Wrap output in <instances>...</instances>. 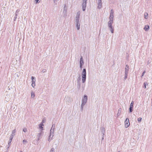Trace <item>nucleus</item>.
<instances>
[{"mask_svg":"<svg viewBox=\"0 0 152 152\" xmlns=\"http://www.w3.org/2000/svg\"><path fill=\"white\" fill-rule=\"evenodd\" d=\"M96 2L98 5L97 8L98 9L101 8L102 5V0H96Z\"/></svg>","mask_w":152,"mask_h":152,"instance_id":"4","label":"nucleus"},{"mask_svg":"<svg viewBox=\"0 0 152 152\" xmlns=\"http://www.w3.org/2000/svg\"><path fill=\"white\" fill-rule=\"evenodd\" d=\"M44 123V122L43 120L42 121V122L41 123Z\"/></svg>","mask_w":152,"mask_h":152,"instance_id":"47","label":"nucleus"},{"mask_svg":"<svg viewBox=\"0 0 152 152\" xmlns=\"http://www.w3.org/2000/svg\"><path fill=\"white\" fill-rule=\"evenodd\" d=\"M87 0H83V3L82 4V10L83 11H84L86 10V6Z\"/></svg>","mask_w":152,"mask_h":152,"instance_id":"2","label":"nucleus"},{"mask_svg":"<svg viewBox=\"0 0 152 152\" xmlns=\"http://www.w3.org/2000/svg\"><path fill=\"white\" fill-rule=\"evenodd\" d=\"M126 68L125 69V72L128 73L129 69V66L128 65H126Z\"/></svg>","mask_w":152,"mask_h":152,"instance_id":"10","label":"nucleus"},{"mask_svg":"<svg viewBox=\"0 0 152 152\" xmlns=\"http://www.w3.org/2000/svg\"><path fill=\"white\" fill-rule=\"evenodd\" d=\"M125 127L126 128L128 127L130 125L129 119V118H127L124 122Z\"/></svg>","mask_w":152,"mask_h":152,"instance_id":"3","label":"nucleus"},{"mask_svg":"<svg viewBox=\"0 0 152 152\" xmlns=\"http://www.w3.org/2000/svg\"><path fill=\"white\" fill-rule=\"evenodd\" d=\"M104 139L103 137H102V139Z\"/></svg>","mask_w":152,"mask_h":152,"instance_id":"48","label":"nucleus"},{"mask_svg":"<svg viewBox=\"0 0 152 152\" xmlns=\"http://www.w3.org/2000/svg\"><path fill=\"white\" fill-rule=\"evenodd\" d=\"M41 133H39L38 134L37 137H38L37 139V141H38L39 140V137L40 136H41Z\"/></svg>","mask_w":152,"mask_h":152,"instance_id":"25","label":"nucleus"},{"mask_svg":"<svg viewBox=\"0 0 152 152\" xmlns=\"http://www.w3.org/2000/svg\"><path fill=\"white\" fill-rule=\"evenodd\" d=\"M46 69H43L42 71V72H43V73H44V72H46Z\"/></svg>","mask_w":152,"mask_h":152,"instance_id":"39","label":"nucleus"},{"mask_svg":"<svg viewBox=\"0 0 152 152\" xmlns=\"http://www.w3.org/2000/svg\"><path fill=\"white\" fill-rule=\"evenodd\" d=\"M133 106L130 104V107L129 108V112L131 113L133 111Z\"/></svg>","mask_w":152,"mask_h":152,"instance_id":"14","label":"nucleus"},{"mask_svg":"<svg viewBox=\"0 0 152 152\" xmlns=\"http://www.w3.org/2000/svg\"><path fill=\"white\" fill-rule=\"evenodd\" d=\"M86 104V103L82 102L81 107V111H83V107Z\"/></svg>","mask_w":152,"mask_h":152,"instance_id":"12","label":"nucleus"},{"mask_svg":"<svg viewBox=\"0 0 152 152\" xmlns=\"http://www.w3.org/2000/svg\"><path fill=\"white\" fill-rule=\"evenodd\" d=\"M145 71H144L142 73V75H141V77H142L144 75L145 73Z\"/></svg>","mask_w":152,"mask_h":152,"instance_id":"37","label":"nucleus"},{"mask_svg":"<svg viewBox=\"0 0 152 152\" xmlns=\"http://www.w3.org/2000/svg\"><path fill=\"white\" fill-rule=\"evenodd\" d=\"M65 6H66V5L65 4V6H64V11L65 10V11H67V10H66V9H65Z\"/></svg>","mask_w":152,"mask_h":152,"instance_id":"45","label":"nucleus"},{"mask_svg":"<svg viewBox=\"0 0 152 152\" xmlns=\"http://www.w3.org/2000/svg\"><path fill=\"white\" fill-rule=\"evenodd\" d=\"M13 137H14V135H13L12 134L11 135L10 137V139L9 140V141L8 142V144L9 145H10V144L11 142H12Z\"/></svg>","mask_w":152,"mask_h":152,"instance_id":"9","label":"nucleus"},{"mask_svg":"<svg viewBox=\"0 0 152 152\" xmlns=\"http://www.w3.org/2000/svg\"><path fill=\"white\" fill-rule=\"evenodd\" d=\"M101 132H102V133L103 134V135H104V133H105V129L104 127L102 128Z\"/></svg>","mask_w":152,"mask_h":152,"instance_id":"19","label":"nucleus"},{"mask_svg":"<svg viewBox=\"0 0 152 152\" xmlns=\"http://www.w3.org/2000/svg\"><path fill=\"white\" fill-rule=\"evenodd\" d=\"M55 124H53L52 125L51 128V130H54V129L55 128Z\"/></svg>","mask_w":152,"mask_h":152,"instance_id":"26","label":"nucleus"},{"mask_svg":"<svg viewBox=\"0 0 152 152\" xmlns=\"http://www.w3.org/2000/svg\"><path fill=\"white\" fill-rule=\"evenodd\" d=\"M76 27L78 30L80 29V23H76Z\"/></svg>","mask_w":152,"mask_h":152,"instance_id":"18","label":"nucleus"},{"mask_svg":"<svg viewBox=\"0 0 152 152\" xmlns=\"http://www.w3.org/2000/svg\"><path fill=\"white\" fill-rule=\"evenodd\" d=\"M80 64L83 65L84 64V61L83 60V59L82 57L81 56V58H80Z\"/></svg>","mask_w":152,"mask_h":152,"instance_id":"11","label":"nucleus"},{"mask_svg":"<svg viewBox=\"0 0 152 152\" xmlns=\"http://www.w3.org/2000/svg\"><path fill=\"white\" fill-rule=\"evenodd\" d=\"M85 86V85H84V86H83L82 88L83 89V90H84Z\"/></svg>","mask_w":152,"mask_h":152,"instance_id":"46","label":"nucleus"},{"mask_svg":"<svg viewBox=\"0 0 152 152\" xmlns=\"http://www.w3.org/2000/svg\"><path fill=\"white\" fill-rule=\"evenodd\" d=\"M83 65L80 64V68L81 69H82V68Z\"/></svg>","mask_w":152,"mask_h":152,"instance_id":"43","label":"nucleus"},{"mask_svg":"<svg viewBox=\"0 0 152 152\" xmlns=\"http://www.w3.org/2000/svg\"><path fill=\"white\" fill-rule=\"evenodd\" d=\"M54 130H51V129L50 130V132L53 133H54Z\"/></svg>","mask_w":152,"mask_h":152,"instance_id":"44","label":"nucleus"},{"mask_svg":"<svg viewBox=\"0 0 152 152\" xmlns=\"http://www.w3.org/2000/svg\"><path fill=\"white\" fill-rule=\"evenodd\" d=\"M113 22V20H110L108 22V24H112Z\"/></svg>","mask_w":152,"mask_h":152,"instance_id":"23","label":"nucleus"},{"mask_svg":"<svg viewBox=\"0 0 152 152\" xmlns=\"http://www.w3.org/2000/svg\"><path fill=\"white\" fill-rule=\"evenodd\" d=\"M147 85V82H145L144 83L143 86V88H146V85Z\"/></svg>","mask_w":152,"mask_h":152,"instance_id":"22","label":"nucleus"},{"mask_svg":"<svg viewBox=\"0 0 152 152\" xmlns=\"http://www.w3.org/2000/svg\"><path fill=\"white\" fill-rule=\"evenodd\" d=\"M54 135L53 133L52 132H50L49 136L48 138V140L50 142L52 139Z\"/></svg>","mask_w":152,"mask_h":152,"instance_id":"8","label":"nucleus"},{"mask_svg":"<svg viewBox=\"0 0 152 152\" xmlns=\"http://www.w3.org/2000/svg\"><path fill=\"white\" fill-rule=\"evenodd\" d=\"M17 16L18 15H17V14L15 15V16L14 17V20H15L17 18Z\"/></svg>","mask_w":152,"mask_h":152,"instance_id":"38","label":"nucleus"},{"mask_svg":"<svg viewBox=\"0 0 152 152\" xmlns=\"http://www.w3.org/2000/svg\"><path fill=\"white\" fill-rule=\"evenodd\" d=\"M86 70L85 69H83V71L82 73V82L83 83H84L86 81Z\"/></svg>","mask_w":152,"mask_h":152,"instance_id":"1","label":"nucleus"},{"mask_svg":"<svg viewBox=\"0 0 152 152\" xmlns=\"http://www.w3.org/2000/svg\"><path fill=\"white\" fill-rule=\"evenodd\" d=\"M20 152H23L22 151H20Z\"/></svg>","mask_w":152,"mask_h":152,"instance_id":"49","label":"nucleus"},{"mask_svg":"<svg viewBox=\"0 0 152 152\" xmlns=\"http://www.w3.org/2000/svg\"><path fill=\"white\" fill-rule=\"evenodd\" d=\"M75 23L76 24L80 23L79 18H75Z\"/></svg>","mask_w":152,"mask_h":152,"instance_id":"16","label":"nucleus"},{"mask_svg":"<svg viewBox=\"0 0 152 152\" xmlns=\"http://www.w3.org/2000/svg\"><path fill=\"white\" fill-rule=\"evenodd\" d=\"M80 82L77 83V87L79 89L80 88Z\"/></svg>","mask_w":152,"mask_h":152,"instance_id":"27","label":"nucleus"},{"mask_svg":"<svg viewBox=\"0 0 152 152\" xmlns=\"http://www.w3.org/2000/svg\"><path fill=\"white\" fill-rule=\"evenodd\" d=\"M142 120V118L141 117H139L137 119V121L138 122H140Z\"/></svg>","mask_w":152,"mask_h":152,"instance_id":"33","label":"nucleus"},{"mask_svg":"<svg viewBox=\"0 0 152 152\" xmlns=\"http://www.w3.org/2000/svg\"><path fill=\"white\" fill-rule=\"evenodd\" d=\"M108 26L111 33H114V28L112 24H108Z\"/></svg>","mask_w":152,"mask_h":152,"instance_id":"6","label":"nucleus"},{"mask_svg":"<svg viewBox=\"0 0 152 152\" xmlns=\"http://www.w3.org/2000/svg\"><path fill=\"white\" fill-rule=\"evenodd\" d=\"M80 81H81V78L80 77V76L77 79V83L80 82Z\"/></svg>","mask_w":152,"mask_h":152,"instance_id":"30","label":"nucleus"},{"mask_svg":"<svg viewBox=\"0 0 152 152\" xmlns=\"http://www.w3.org/2000/svg\"><path fill=\"white\" fill-rule=\"evenodd\" d=\"M35 81L36 80H34V81H32V83L31 84V86L33 88H34L35 86Z\"/></svg>","mask_w":152,"mask_h":152,"instance_id":"24","label":"nucleus"},{"mask_svg":"<svg viewBox=\"0 0 152 152\" xmlns=\"http://www.w3.org/2000/svg\"><path fill=\"white\" fill-rule=\"evenodd\" d=\"M144 29L145 31H148L149 29V26L148 25H145V26Z\"/></svg>","mask_w":152,"mask_h":152,"instance_id":"15","label":"nucleus"},{"mask_svg":"<svg viewBox=\"0 0 152 152\" xmlns=\"http://www.w3.org/2000/svg\"><path fill=\"white\" fill-rule=\"evenodd\" d=\"M58 0H54V3L56 4H57V2L58 1Z\"/></svg>","mask_w":152,"mask_h":152,"instance_id":"36","label":"nucleus"},{"mask_svg":"<svg viewBox=\"0 0 152 152\" xmlns=\"http://www.w3.org/2000/svg\"><path fill=\"white\" fill-rule=\"evenodd\" d=\"M134 103V102L133 101H132L130 104L133 105Z\"/></svg>","mask_w":152,"mask_h":152,"instance_id":"42","label":"nucleus"},{"mask_svg":"<svg viewBox=\"0 0 152 152\" xmlns=\"http://www.w3.org/2000/svg\"><path fill=\"white\" fill-rule=\"evenodd\" d=\"M32 81H34V80H36L35 77L33 76H32L31 77Z\"/></svg>","mask_w":152,"mask_h":152,"instance_id":"28","label":"nucleus"},{"mask_svg":"<svg viewBox=\"0 0 152 152\" xmlns=\"http://www.w3.org/2000/svg\"><path fill=\"white\" fill-rule=\"evenodd\" d=\"M44 126L43 123H41L39 125V129H41V131L42 130H43V128L42 127V126Z\"/></svg>","mask_w":152,"mask_h":152,"instance_id":"13","label":"nucleus"},{"mask_svg":"<svg viewBox=\"0 0 152 152\" xmlns=\"http://www.w3.org/2000/svg\"><path fill=\"white\" fill-rule=\"evenodd\" d=\"M118 152H121L120 151H118Z\"/></svg>","mask_w":152,"mask_h":152,"instance_id":"50","label":"nucleus"},{"mask_svg":"<svg viewBox=\"0 0 152 152\" xmlns=\"http://www.w3.org/2000/svg\"><path fill=\"white\" fill-rule=\"evenodd\" d=\"M33 96V97H34L35 96V94H34L31 93V96L32 97Z\"/></svg>","mask_w":152,"mask_h":152,"instance_id":"41","label":"nucleus"},{"mask_svg":"<svg viewBox=\"0 0 152 152\" xmlns=\"http://www.w3.org/2000/svg\"><path fill=\"white\" fill-rule=\"evenodd\" d=\"M114 12L113 9L111 10L109 17L110 20H113Z\"/></svg>","mask_w":152,"mask_h":152,"instance_id":"7","label":"nucleus"},{"mask_svg":"<svg viewBox=\"0 0 152 152\" xmlns=\"http://www.w3.org/2000/svg\"><path fill=\"white\" fill-rule=\"evenodd\" d=\"M148 13L146 12L144 14V18L145 19H147L148 18Z\"/></svg>","mask_w":152,"mask_h":152,"instance_id":"21","label":"nucleus"},{"mask_svg":"<svg viewBox=\"0 0 152 152\" xmlns=\"http://www.w3.org/2000/svg\"><path fill=\"white\" fill-rule=\"evenodd\" d=\"M19 11H20V10H17L15 12V15H16L17 14V15H18V13L19 12Z\"/></svg>","mask_w":152,"mask_h":152,"instance_id":"32","label":"nucleus"},{"mask_svg":"<svg viewBox=\"0 0 152 152\" xmlns=\"http://www.w3.org/2000/svg\"><path fill=\"white\" fill-rule=\"evenodd\" d=\"M128 74V73L125 72L124 77V80H125L127 78Z\"/></svg>","mask_w":152,"mask_h":152,"instance_id":"20","label":"nucleus"},{"mask_svg":"<svg viewBox=\"0 0 152 152\" xmlns=\"http://www.w3.org/2000/svg\"><path fill=\"white\" fill-rule=\"evenodd\" d=\"M23 144H26V143H27V141L26 140H23Z\"/></svg>","mask_w":152,"mask_h":152,"instance_id":"31","label":"nucleus"},{"mask_svg":"<svg viewBox=\"0 0 152 152\" xmlns=\"http://www.w3.org/2000/svg\"><path fill=\"white\" fill-rule=\"evenodd\" d=\"M23 131L25 132H26L27 131L26 129L25 128H23Z\"/></svg>","mask_w":152,"mask_h":152,"instance_id":"35","label":"nucleus"},{"mask_svg":"<svg viewBox=\"0 0 152 152\" xmlns=\"http://www.w3.org/2000/svg\"><path fill=\"white\" fill-rule=\"evenodd\" d=\"M54 151V149L53 148H52L50 151V152H53Z\"/></svg>","mask_w":152,"mask_h":152,"instance_id":"34","label":"nucleus"},{"mask_svg":"<svg viewBox=\"0 0 152 152\" xmlns=\"http://www.w3.org/2000/svg\"><path fill=\"white\" fill-rule=\"evenodd\" d=\"M80 11H79L77 12L76 16L75 18H80Z\"/></svg>","mask_w":152,"mask_h":152,"instance_id":"17","label":"nucleus"},{"mask_svg":"<svg viewBox=\"0 0 152 152\" xmlns=\"http://www.w3.org/2000/svg\"><path fill=\"white\" fill-rule=\"evenodd\" d=\"M88 99V96L87 95H84L83 98L82 99V102L86 103Z\"/></svg>","mask_w":152,"mask_h":152,"instance_id":"5","label":"nucleus"},{"mask_svg":"<svg viewBox=\"0 0 152 152\" xmlns=\"http://www.w3.org/2000/svg\"><path fill=\"white\" fill-rule=\"evenodd\" d=\"M15 129L13 130V131H12V134H12L13 135H14V136L15 134Z\"/></svg>","mask_w":152,"mask_h":152,"instance_id":"29","label":"nucleus"},{"mask_svg":"<svg viewBox=\"0 0 152 152\" xmlns=\"http://www.w3.org/2000/svg\"><path fill=\"white\" fill-rule=\"evenodd\" d=\"M36 1V4L38 3L39 2V1H38L39 0H35Z\"/></svg>","mask_w":152,"mask_h":152,"instance_id":"40","label":"nucleus"}]
</instances>
